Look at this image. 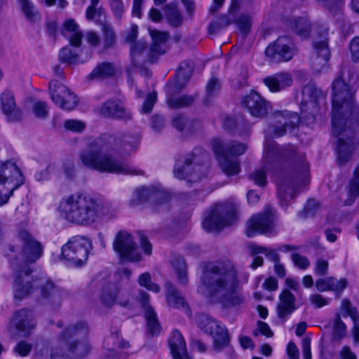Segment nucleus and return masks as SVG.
Instances as JSON below:
<instances>
[{"label":"nucleus","mask_w":359,"mask_h":359,"mask_svg":"<svg viewBox=\"0 0 359 359\" xmlns=\"http://www.w3.org/2000/svg\"><path fill=\"white\" fill-rule=\"evenodd\" d=\"M139 142L138 135L124 134L114 136L103 134L90 141L86 147L80 151L79 162L87 168L100 172L142 175L143 171L118 161L112 156L114 152L129 154L137 149Z\"/></svg>","instance_id":"nucleus-1"},{"label":"nucleus","mask_w":359,"mask_h":359,"mask_svg":"<svg viewBox=\"0 0 359 359\" xmlns=\"http://www.w3.org/2000/svg\"><path fill=\"white\" fill-rule=\"evenodd\" d=\"M43 246L26 230H20L15 239L7 243L3 254L14 273L13 298L20 302L36 291L35 278L29 264L35 263L43 255Z\"/></svg>","instance_id":"nucleus-2"},{"label":"nucleus","mask_w":359,"mask_h":359,"mask_svg":"<svg viewBox=\"0 0 359 359\" xmlns=\"http://www.w3.org/2000/svg\"><path fill=\"white\" fill-rule=\"evenodd\" d=\"M342 72L332 83V133L334 136H347L338 140L337 154L338 162L343 165L348 161L354 149L352 131L346 127V118L353 112L354 109V92L341 77Z\"/></svg>","instance_id":"nucleus-3"},{"label":"nucleus","mask_w":359,"mask_h":359,"mask_svg":"<svg viewBox=\"0 0 359 359\" xmlns=\"http://www.w3.org/2000/svg\"><path fill=\"white\" fill-rule=\"evenodd\" d=\"M205 295L210 299H217L224 307L236 306L244 302L239 292L241 283L248 280H238V271L229 260L209 265L202 276Z\"/></svg>","instance_id":"nucleus-4"},{"label":"nucleus","mask_w":359,"mask_h":359,"mask_svg":"<svg viewBox=\"0 0 359 359\" xmlns=\"http://www.w3.org/2000/svg\"><path fill=\"white\" fill-rule=\"evenodd\" d=\"M264 158L266 163L280 160L297 158V170L294 180L292 182L290 180H284L278 182V196L280 204L282 208L286 210L290 205V201L295 195L296 187L299 182L304 184L307 183L309 167L308 163L305 161V154L304 153L298 154L296 148L292 144L280 147L273 141H269L264 145Z\"/></svg>","instance_id":"nucleus-5"},{"label":"nucleus","mask_w":359,"mask_h":359,"mask_svg":"<svg viewBox=\"0 0 359 359\" xmlns=\"http://www.w3.org/2000/svg\"><path fill=\"white\" fill-rule=\"evenodd\" d=\"M57 210L60 216L69 223L88 226L102 216L103 203L96 196L76 192L64 196L60 201Z\"/></svg>","instance_id":"nucleus-6"},{"label":"nucleus","mask_w":359,"mask_h":359,"mask_svg":"<svg viewBox=\"0 0 359 359\" xmlns=\"http://www.w3.org/2000/svg\"><path fill=\"white\" fill-rule=\"evenodd\" d=\"M208 159V153L201 147H196L182 160H177L174 168L175 177L191 183L200 181L207 170Z\"/></svg>","instance_id":"nucleus-7"},{"label":"nucleus","mask_w":359,"mask_h":359,"mask_svg":"<svg viewBox=\"0 0 359 359\" xmlns=\"http://www.w3.org/2000/svg\"><path fill=\"white\" fill-rule=\"evenodd\" d=\"M212 148L221 169L226 175H236L240 172L239 162L233 157L245 152L247 146L245 144L236 141L223 142L219 139H213Z\"/></svg>","instance_id":"nucleus-8"},{"label":"nucleus","mask_w":359,"mask_h":359,"mask_svg":"<svg viewBox=\"0 0 359 359\" xmlns=\"http://www.w3.org/2000/svg\"><path fill=\"white\" fill-rule=\"evenodd\" d=\"M238 202L233 198L216 205L203 219V227L207 231H213L231 225L238 219Z\"/></svg>","instance_id":"nucleus-9"},{"label":"nucleus","mask_w":359,"mask_h":359,"mask_svg":"<svg viewBox=\"0 0 359 359\" xmlns=\"http://www.w3.org/2000/svg\"><path fill=\"white\" fill-rule=\"evenodd\" d=\"M24 182L25 178L15 163L0 162V205L6 203L13 192Z\"/></svg>","instance_id":"nucleus-10"},{"label":"nucleus","mask_w":359,"mask_h":359,"mask_svg":"<svg viewBox=\"0 0 359 359\" xmlns=\"http://www.w3.org/2000/svg\"><path fill=\"white\" fill-rule=\"evenodd\" d=\"M92 248L90 239L82 236H76L62 247L61 255L72 266H81L86 263Z\"/></svg>","instance_id":"nucleus-11"},{"label":"nucleus","mask_w":359,"mask_h":359,"mask_svg":"<svg viewBox=\"0 0 359 359\" xmlns=\"http://www.w3.org/2000/svg\"><path fill=\"white\" fill-rule=\"evenodd\" d=\"M112 246L114 252L121 261L138 262L142 260V255L137 250L134 237L127 231L121 230L117 232Z\"/></svg>","instance_id":"nucleus-12"},{"label":"nucleus","mask_w":359,"mask_h":359,"mask_svg":"<svg viewBox=\"0 0 359 359\" xmlns=\"http://www.w3.org/2000/svg\"><path fill=\"white\" fill-rule=\"evenodd\" d=\"M49 94L55 104L63 110L72 111L79 103L76 95L60 81L55 79L49 83Z\"/></svg>","instance_id":"nucleus-13"},{"label":"nucleus","mask_w":359,"mask_h":359,"mask_svg":"<svg viewBox=\"0 0 359 359\" xmlns=\"http://www.w3.org/2000/svg\"><path fill=\"white\" fill-rule=\"evenodd\" d=\"M275 124L270 126L266 131L268 135L281 137L287 131L292 132L297 128L300 118L297 113L289 111H279L274 114Z\"/></svg>","instance_id":"nucleus-14"},{"label":"nucleus","mask_w":359,"mask_h":359,"mask_svg":"<svg viewBox=\"0 0 359 359\" xmlns=\"http://www.w3.org/2000/svg\"><path fill=\"white\" fill-rule=\"evenodd\" d=\"M199 327L213 337L214 348L222 351L229 341V337L224 325H222L208 316H203Z\"/></svg>","instance_id":"nucleus-15"},{"label":"nucleus","mask_w":359,"mask_h":359,"mask_svg":"<svg viewBox=\"0 0 359 359\" xmlns=\"http://www.w3.org/2000/svg\"><path fill=\"white\" fill-rule=\"evenodd\" d=\"M135 200L138 203L144 202L150 198L155 201L152 205L154 211L161 212L168 210L170 196L164 190L160 187L151 186L149 187H142L135 190L134 193Z\"/></svg>","instance_id":"nucleus-16"},{"label":"nucleus","mask_w":359,"mask_h":359,"mask_svg":"<svg viewBox=\"0 0 359 359\" xmlns=\"http://www.w3.org/2000/svg\"><path fill=\"white\" fill-rule=\"evenodd\" d=\"M273 210L266 209L264 212L252 215L247 223L245 234L251 238L257 233L263 234L273 229Z\"/></svg>","instance_id":"nucleus-17"},{"label":"nucleus","mask_w":359,"mask_h":359,"mask_svg":"<svg viewBox=\"0 0 359 359\" xmlns=\"http://www.w3.org/2000/svg\"><path fill=\"white\" fill-rule=\"evenodd\" d=\"M265 53L278 61H289L294 55V43L289 36H280L266 48Z\"/></svg>","instance_id":"nucleus-18"},{"label":"nucleus","mask_w":359,"mask_h":359,"mask_svg":"<svg viewBox=\"0 0 359 359\" xmlns=\"http://www.w3.org/2000/svg\"><path fill=\"white\" fill-rule=\"evenodd\" d=\"M327 32L320 40H315L313 43V53L311 57V66L316 72H320L327 67V62L330 57V51L328 46Z\"/></svg>","instance_id":"nucleus-19"},{"label":"nucleus","mask_w":359,"mask_h":359,"mask_svg":"<svg viewBox=\"0 0 359 359\" xmlns=\"http://www.w3.org/2000/svg\"><path fill=\"white\" fill-rule=\"evenodd\" d=\"M164 295L167 305L184 313H191L189 303L180 291L170 281L164 284Z\"/></svg>","instance_id":"nucleus-20"},{"label":"nucleus","mask_w":359,"mask_h":359,"mask_svg":"<svg viewBox=\"0 0 359 359\" xmlns=\"http://www.w3.org/2000/svg\"><path fill=\"white\" fill-rule=\"evenodd\" d=\"M100 114L104 116L113 118L130 120L132 115L118 100H109L98 109Z\"/></svg>","instance_id":"nucleus-21"},{"label":"nucleus","mask_w":359,"mask_h":359,"mask_svg":"<svg viewBox=\"0 0 359 359\" xmlns=\"http://www.w3.org/2000/svg\"><path fill=\"white\" fill-rule=\"evenodd\" d=\"M242 104L255 117H262L267 114L268 104L258 93L252 91L243 97Z\"/></svg>","instance_id":"nucleus-22"},{"label":"nucleus","mask_w":359,"mask_h":359,"mask_svg":"<svg viewBox=\"0 0 359 359\" xmlns=\"http://www.w3.org/2000/svg\"><path fill=\"white\" fill-rule=\"evenodd\" d=\"M0 100L1 111L8 121L15 122L20 120L22 111L16 107L14 95L11 91L3 92Z\"/></svg>","instance_id":"nucleus-23"},{"label":"nucleus","mask_w":359,"mask_h":359,"mask_svg":"<svg viewBox=\"0 0 359 359\" xmlns=\"http://www.w3.org/2000/svg\"><path fill=\"white\" fill-rule=\"evenodd\" d=\"M36 291L35 293L43 299H60V293L58 287L46 276L41 275L35 277Z\"/></svg>","instance_id":"nucleus-24"},{"label":"nucleus","mask_w":359,"mask_h":359,"mask_svg":"<svg viewBox=\"0 0 359 359\" xmlns=\"http://www.w3.org/2000/svg\"><path fill=\"white\" fill-rule=\"evenodd\" d=\"M316 289L319 292L333 291L335 292L337 297L339 298L348 285V281L346 278L337 280L332 276L321 278L316 281Z\"/></svg>","instance_id":"nucleus-25"},{"label":"nucleus","mask_w":359,"mask_h":359,"mask_svg":"<svg viewBox=\"0 0 359 359\" xmlns=\"http://www.w3.org/2000/svg\"><path fill=\"white\" fill-rule=\"evenodd\" d=\"M292 76L287 72H278L264 79V83L272 93L280 92L292 86Z\"/></svg>","instance_id":"nucleus-26"},{"label":"nucleus","mask_w":359,"mask_h":359,"mask_svg":"<svg viewBox=\"0 0 359 359\" xmlns=\"http://www.w3.org/2000/svg\"><path fill=\"white\" fill-rule=\"evenodd\" d=\"M169 345L173 359H192L187 354L185 341L178 330L172 332Z\"/></svg>","instance_id":"nucleus-27"},{"label":"nucleus","mask_w":359,"mask_h":359,"mask_svg":"<svg viewBox=\"0 0 359 359\" xmlns=\"http://www.w3.org/2000/svg\"><path fill=\"white\" fill-rule=\"evenodd\" d=\"M62 34L69 39L72 46L79 47L81 45L83 34L74 20L68 19L64 22Z\"/></svg>","instance_id":"nucleus-28"},{"label":"nucleus","mask_w":359,"mask_h":359,"mask_svg":"<svg viewBox=\"0 0 359 359\" xmlns=\"http://www.w3.org/2000/svg\"><path fill=\"white\" fill-rule=\"evenodd\" d=\"M193 65L191 62L183 61L177 71V80L170 86L173 90H182L191 77Z\"/></svg>","instance_id":"nucleus-29"},{"label":"nucleus","mask_w":359,"mask_h":359,"mask_svg":"<svg viewBox=\"0 0 359 359\" xmlns=\"http://www.w3.org/2000/svg\"><path fill=\"white\" fill-rule=\"evenodd\" d=\"M277 309L278 314H290L297 309L296 298L288 289H284L280 293Z\"/></svg>","instance_id":"nucleus-30"},{"label":"nucleus","mask_w":359,"mask_h":359,"mask_svg":"<svg viewBox=\"0 0 359 359\" xmlns=\"http://www.w3.org/2000/svg\"><path fill=\"white\" fill-rule=\"evenodd\" d=\"M288 26L302 38L309 36L311 25L306 17L293 18L288 20Z\"/></svg>","instance_id":"nucleus-31"},{"label":"nucleus","mask_w":359,"mask_h":359,"mask_svg":"<svg viewBox=\"0 0 359 359\" xmlns=\"http://www.w3.org/2000/svg\"><path fill=\"white\" fill-rule=\"evenodd\" d=\"M116 69L112 63L103 62L98 64L88 76L89 79H104L113 76Z\"/></svg>","instance_id":"nucleus-32"},{"label":"nucleus","mask_w":359,"mask_h":359,"mask_svg":"<svg viewBox=\"0 0 359 359\" xmlns=\"http://www.w3.org/2000/svg\"><path fill=\"white\" fill-rule=\"evenodd\" d=\"M171 264L175 270L179 283L182 285H187L188 283V276L187 264L184 258L180 255H173Z\"/></svg>","instance_id":"nucleus-33"},{"label":"nucleus","mask_w":359,"mask_h":359,"mask_svg":"<svg viewBox=\"0 0 359 359\" xmlns=\"http://www.w3.org/2000/svg\"><path fill=\"white\" fill-rule=\"evenodd\" d=\"M147 49V44L144 41H139L133 44L130 48V55L132 62L135 66H138L141 62H145L148 60V56H146L144 52Z\"/></svg>","instance_id":"nucleus-34"},{"label":"nucleus","mask_w":359,"mask_h":359,"mask_svg":"<svg viewBox=\"0 0 359 359\" xmlns=\"http://www.w3.org/2000/svg\"><path fill=\"white\" fill-rule=\"evenodd\" d=\"M88 333V327L85 323H81L76 325L67 327L61 336V340L68 342L71 337L75 338L85 337Z\"/></svg>","instance_id":"nucleus-35"},{"label":"nucleus","mask_w":359,"mask_h":359,"mask_svg":"<svg viewBox=\"0 0 359 359\" xmlns=\"http://www.w3.org/2000/svg\"><path fill=\"white\" fill-rule=\"evenodd\" d=\"M317 1L326 8L333 17H336L338 19L342 17L343 0H317Z\"/></svg>","instance_id":"nucleus-36"},{"label":"nucleus","mask_w":359,"mask_h":359,"mask_svg":"<svg viewBox=\"0 0 359 359\" xmlns=\"http://www.w3.org/2000/svg\"><path fill=\"white\" fill-rule=\"evenodd\" d=\"M21 10L25 18L31 22L39 20V14L37 9L30 0H18Z\"/></svg>","instance_id":"nucleus-37"},{"label":"nucleus","mask_w":359,"mask_h":359,"mask_svg":"<svg viewBox=\"0 0 359 359\" xmlns=\"http://www.w3.org/2000/svg\"><path fill=\"white\" fill-rule=\"evenodd\" d=\"M21 10L25 18L31 22L39 20V14L37 9L30 0H18Z\"/></svg>","instance_id":"nucleus-38"},{"label":"nucleus","mask_w":359,"mask_h":359,"mask_svg":"<svg viewBox=\"0 0 359 359\" xmlns=\"http://www.w3.org/2000/svg\"><path fill=\"white\" fill-rule=\"evenodd\" d=\"M103 35L104 48H107L114 46L116 42V34L112 26L106 22H100Z\"/></svg>","instance_id":"nucleus-39"},{"label":"nucleus","mask_w":359,"mask_h":359,"mask_svg":"<svg viewBox=\"0 0 359 359\" xmlns=\"http://www.w3.org/2000/svg\"><path fill=\"white\" fill-rule=\"evenodd\" d=\"M117 296L118 290L116 287L112 285H108L103 288L100 295V299L104 305L111 306L114 303Z\"/></svg>","instance_id":"nucleus-40"},{"label":"nucleus","mask_w":359,"mask_h":359,"mask_svg":"<svg viewBox=\"0 0 359 359\" xmlns=\"http://www.w3.org/2000/svg\"><path fill=\"white\" fill-rule=\"evenodd\" d=\"M22 317V316H16L12 320V324H14L16 330L22 332L23 335H27L34 327V324Z\"/></svg>","instance_id":"nucleus-41"},{"label":"nucleus","mask_w":359,"mask_h":359,"mask_svg":"<svg viewBox=\"0 0 359 359\" xmlns=\"http://www.w3.org/2000/svg\"><path fill=\"white\" fill-rule=\"evenodd\" d=\"M137 281L141 287H145L147 290L153 292L158 293L161 290L160 286L152 282L151 274L149 272H145L140 275Z\"/></svg>","instance_id":"nucleus-42"},{"label":"nucleus","mask_w":359,"mask_h":359,"mask_svg":"<svg viewBox=\"0 0 359 359\" xmlns=\"http://www.w3.org/2000/svg\"><path fill=\"white\" fill-rule=\"evenodd\" d=\"M194 97L191 95H182L179 97H169L167 100L169 107L175 109L189 106L194 102Z\"/></svg>","instance_id":"nucleus-43"},{"label":"nucleus","mask_w":359,"mask_h":359,"mask_svg":"<svg viewBox=\"0 0 359 359\" xmlns=\"http://www.w3.org/2000/svg\"><path fill=\"white\" fill-rule=\"evenodd\" d=\"M161 331V324L156 316H147V334L157 336Z\"/></svg>","instance_id":"nucleus-44"},{"label":"nucleus","mask_w":359,"mask_h":359,"mask_svg":"<svg viewBox=\"0 0 359 359\" xmlns=\"http://www.w3.org/2000/svg\"><path fill=\"white\" fill-rule=\"evenodd\" d=\"M78 55L77 54L73 51L71 47H65L63 48L60 53L59 58L63 62H66L69 65H76L78 63Z\"/></svg>","instance_id":"nucleus-45"},{"label":"nucleus","mask_w":359,"mask_h":359,"mask_svg":"<svg viewBox=\"0 0 359 359\" xmlns=\"http://www.w3.org/2000/svg\"><path fill=\"white\" fill-rule=\"evenodd\" d=\"M253 255L264 254L265 256L274 263L280 261V257L276 250L266 247L256 246L252 248Z\"/></svg>","instance_id":"nucleus-46"},{"label":"nucleus","mask_w":359,"mask_h":359,"mask_svg":"<svg viewBox=\"0 0 359 359\" xmlns=\"http://www.w3.org/2000/svg\"><path fill=\"white\" fill-rule=\"evenodd\" d=\"M104 346L107 349H109L110 353L114 355V352L113 349L116 346H120L122 348H126L128 346V342L125 341H120L118 337V332H116L115 334H112L111 336L108 337L104 341Z\"/></svg>","instance_id":"nucleus-47"},{"label":"nucleus","mask_w":359,"mask_h":359,"mask_svg":"<svg viewBox=\"0 0 359 359\" xmlns=\"http://www.w3.org/2000/svg\"><path fill=\"white\" fill-rule=\"evenodd\" d=\"M166 7L168 8L166 15L169 23L174 27L180 26L182 22V17L180 11L175 8H171L170 6H167Z\"/></svg>","instance_id":"nucleus-48"},{"label":"nucleus","mask_w":359,"mask_h":359,"mask_svg":"<svg viewBox=\"0 0 359 359\" xmlns=\"http://www.w3.org/2000/svg\"><path fill=\"white\" fill-rule=\"evenodd\" d=\"M149 294L144 290L139 291V302L146 314H156L154 308L149 304Z\"/></svg>","instance_id":"nucleus-49"},{"label":"nucleus","mask_w":359,"mask_h":359,"mask_svg":"<svg viewBox=\"0 0 359 359\" xmlns=\"http://www.w3.org/2000/svg\"><path fill=\"white\" fill-rule=\"evenodd\" d=\"M221 84L218 79L212 77L207 83L206 95L208 97L216 96L220 91Z\"/></svg>","instance_id":"nucleus-50"},{"label":"nucleus","mask_w":359,"mask_h":359,"mask_svg":"<svg viewBox=\"0 0 359 359\" xmlns=\"http://www.w3.org/2000/svg\"><path fill=\"white\" fill-rule=\"evenodd\" d=\"M266 167L264 166L262 169L256 170L250 176V178L254 181L255 184L260 187H264L266 184Z\"/></svg>","instance_id":"nucleus-51"},{"label":"nucleus","mask_w":359,"mask_h":359,"mask_svg":"<svg viewBox=\"0 0 359 359\" xmlns=\"http://www.w3.org/2000/svg\"><path fill=\"white\" fill-rule=\"evenodd\" d=\"M64 126L65 129L74 132L81 133L86 128V123L81 121L75 119H69L65 121Z\"/></svg>","instance_id":"nucleus-52"},{"label":"nucleus","mask_w":359,"mask_h":359,"mask_svg":"<svg viewBox=\"0 0 359 359\" xmlns=\"http://www.w3.org/2000/svg\"><path fill=\"white\" fill-rule=\"evenodd\" d=\"M33 111L36 116L45 118L48 116V104L46 102L38 101L34 104Z\"/></svg>","instance_id":"nucleus-53"},{"label":"nucleus","mask_w":359,"mask_h":359,"mask_svg":"<svg viewBox=\"0 0 359 359\" xmlns=\"http://www.w3.org/2000/svg\"><path fill=\"white\" fill-rule=\"evenodd\" d=\"M149 34L153 39V43H160L161 45L165 43L168 38L169 34L165 32H160L156 29H149Z\"/></svg>","instance_id":"nucleus-54"},{"label":"nucleus","mask_w":359,"mask_h":359,"mask_svg":"<svg viewBox=\"0 0 359 359\" xmlns=\"http://www.w3.org/2000/svg\"><path fill=\"white\" fill-rule=\"evenodd\" d=\"M235 22L237 24L239 30L242 33L246 34L250 31L251 27V19L249 16L241 15Z\"/></svg>","instance_id":"nucleus-55"},{"label":"nucleus","mask_w":359,"mask_h":359,"mask_svg":"<svg viewBox=\"0 0 359 359\" xmlns=\"http://www.w3.org/2000/svg\"><path fill=\"white\" fill-rule=\"evenodd\" d=\"M328 262L323 259L316 260L314 266V273L317 276H325L328 271Z\"/></svg>","instance_id":"nucleus-56"},{"label":"nucleus","mask_w":359,"mask_h":359,"mask_svg":"<svg viewBox=\"0 0 359 359\" xmlns=\"http://www.w3.org/2000/svg\"><path fill=\"white\" fill-rule=\"evenodd\" d=\"M110 7L114 15L121 19L124 13V6L121 0H109Z\"/></svg>","instance_id":"nucleus-57"},{"label":"nucleus","mask_w":359,"mask_h":359,"mask_svg":"<svg viewBox=\"0 0 359 359\" xmlns=\"http://www.w3.org/2000/svg\"><path fill=\"white\" fill-rule=\"evenodd\" d=\"M156 99L157 96L156 93L149 94L142 105V112L145 114L149 113L152 110L154 105L156 102Z\"/></svg>","instance_id":"nucleus-58"},{"label":"nucleus","mask_w":359,"mask_h":359,"mask_svg":"<svg viewBox=\"0 0 359 359\" xmlns=\"http://www.w3.org/2000/svg\"><path fill=\"white\" fill-rule=\"evenodd\" d=\"M172 125L178 131L182 132L188 127L189 122L184 116L178 115L172 119Z\"/></svg>","instance_id":"nucleus-59"},{"label":"nucleus","mask_w":359,"mask_h":359,"mask_svg":"<svg viewBox=\"0 0 359 359\" xmlns=\"http://www.w3.org/2000/svg\"><path fill=\"white\" fill-rule=\"evenodd\" d=\"M292 259L294 265L301 269H307L310 264L309 260L306 257L302 256L298 253L292 254Z\"/></svg>","instance_id":"nucleus-60"},{"label":"nucleus","mask_w":359,"mask_h":359,"mask_svg":"<svg viewBox=\"0 0 359 359\" xmlns=\"http://www.w3.org/2000/svg\"><path fill=\"white\" fill-rule=\"evenodd\" d=\"M32 348V344L25 341H20L14 348V352L22 357H25L29 355Z\"/></svg>","instance_id":"nucleus-61"},{"label":"nucleus","mask_w":359,"mask_h":359,"mask_svg":"<svg viewBox=\"0 0 359 359\" xmlns=\"http://www.w3.org/2000/svg\"><path fill=\"white\" fill-rule=\"evenodd\" d=\"M321 92L317 89V88L315 86V85L309 83L306 86H305L302 88V94L305 95H308L311 99H313V101H312L311 104H313V102H314L315 99L318 97V95H320Z\"/></svg>","instance_id":"nucleus-62"},{"label":"nucleus","mask_w":359,"mask_h":359,"mask_svg":"<svg viewBox=\"0 0 359 359\" xmlns=\"http://www.w3.org/2000/svg\"><path fill=\"white\" fill-rule=\"evenodd\" d=\"M334 334L337 340L342 339L346 334V325L339 318L335 322Z\"/></svg>","instance_id":"nucleus-63"},{"label":"nucleus","mask_w":359,"mask_h":359,"mask_svg":"<svg viewBox=\"0 0 359 359\" xmlns=\"http://www.w3.org/2000/svg\"><path fill=\"white\" fill-rule=\"evenodd\" d=\"M349 48L354 61H359V36H355L350 42Z\"/></svg>","instance_id":"nucleus-64"}]
</instances>
